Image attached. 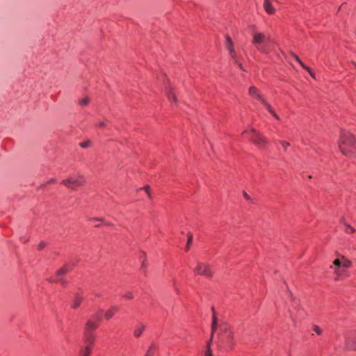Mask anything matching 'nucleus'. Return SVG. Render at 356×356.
Wrapping results in <instances>:
<instances>
[{
    "instance_id": "nucleus-1",
    "label": "nucleus",
    "mask_w": 356,
    "mask_h": 356,
    "mask_svg": "<svg viewBox=\"0 0 356 356\" xmlns=\"http://www.w3.org/2000/svg\"><path fill=\"white\" fill-rule=\"evenodd\" d=\"M338 147L342 154L346 156H352L356 149L355 136L348 131H342L338 141Z\"/></svg>"
},
{
    "instance_id": "nucleus-2",
    "label": "nucleus",
    "mask_w": 356,
    "mask_h": 356,
    "mask_svg": "<svg viewBox=\"0 0 356 356\" xmlns=\"http://www.w3.org/2000/svg\"><path fill=\"white\" fill-rule=\"evenodd\" d=\"M252 35V42L257 47V49L263 54H268V48L262 44H264L266 41L268 40L269 38L266 37L264 33L254 30L253 31Z\"/></svg>"
},
{
    "instance_id": "nucleus-3",
    "label": "nucleus",
    "mask_w": 356,
    "mask_h": 356,
    "mask_svg": "<svg viewBox=\"0 0 356 356\" xmlns=\"http://www.w3.org/2000/svg\"><path fill=\"white\" fill-rule=\"evenodd\" d=\"M226 49L233 62L236 63L241 70L245 71L240 61V56L235 50L234 42L229 36H226Z\"/></svg>"
},
{
    "instance_id": "nucleus-4",
    "label": "nucleus",
    "mask_w": 356,
    "mask_h": 356,
    "mask_svg": "<svg viewBox=\"0 0 356 356\" xmlns=\"http://www.w3.org/2000/svg\"><path fill=\"white\" fill-rule=\"evenodd\" d=\"M86 182V179L82 175H76L74 177H69L68 179H64L62 184H64L68 188L74 190L77 187L82 186Z\"/></svg>"
},
{
    "instance_id": "nucleus-5",
    "label": "nucleus",
    "mask_w": 356,
    "mask_h": 356,
    "mask_svg": "<svg viewBox=\"0 0 356 356\" xmlns=\"http://www.w3.org/2000/svg\"><path fill=\"white\" fill-rule=\"evenodd\" d=\"M250 140L254 145L259 148H266L268 146V140L265 136L257 132L256 129L253 128L250 129Z\"/></svg>"
},
{
    "instance_id": "nucleus-6",
    "label": "nucleus",
    "mask_w": 356,
    "mask_h": 356,
    "mask_svg": "<svg viewBox=\"0 0 356 356\" xmlns=\"http://www.w3.org/2000/svg\"><path fill=\"white\" fill-rule=\"evenodd\" d=\"M344 348L347 350H356V330L350 331L344 335Z\"/></svg>"
},
{
    "instance_id": "nucleus-7",
    "label": "nucleus",
    "mask_w": 356,
    "mask_h": 356,
    "mask_svg": "<svg viewBox=\"0 0 356 356\" xmlns=\"http://www.w3.org/2000/svg\"><path fill=\"white\" fill-rule=\"evenodd\" d=\"M101 320V317L99 314H96L92 316L91 319H89L85 326L84 333H91L97 327V322Z\"/></svg>"
},
{
    "instance_id": "nucleus-8",
    "label": "nucleus",
    "mask_w": 356,
    "mask_h": 356,
    "mask_svg": "<svg viewBox=\"0 0 356 356\" xmlns=\"http://www.w3.org/2000/svg\"><path fill=\"white\" fill-rule=\"evenodd\" d=\"M195 274L211 277L212 273L210 268L205 264L198 262L197 266L193 270Z\"/></svg>"
},
{
    "instance_id": "nucleus-9",
    "label": "nucleus",
    "mask_w": 356,
    "mask_h": 356,
    "mask_svg": "<svg viewBox=\"0 0 356 356\" xmlns=\"http://www.w3.org/2000/svg\"><path fill=\"white\" fill-rule=\"evenodd\" d=\"M224 334L227 338V346L230 349H232L235 346V341L234 339V332L230 327H224Z\"/></svg>"
},
{
    "instance_id": "nucleus-10",
    "label": "nucleus",
    "mask_w": 356,
    "mask_h": 356,
    "mask_svg": "<svg viewBox=\"0 0 356 356\" xmlns=\"http://www.w3.org/2000/svg\"><path fill=\"white\" fill-rule=\"evenodd\" d=\"M70 270L69 267L67 266H64L61 268H60L56 273V278L54 281L60 282L62 285L65 286L67 282L62 278V276L65 275Z\"/></svg>"
},
{
    "instance_id": "nucleus-11",
    "label": "nucleus",
    "mask_w": 356,
    "mask_h": 356,
    "mask_svg": "<svg viewBox=\"0 0 356 356\" xmlns=\"http://www.w3.org/2000/svg\"><path fill=\"white\" fill-rule=\"evenodd\" d=\"M165 93L170 102L177 103V100L174 92V88L170 85L166 86Z\"/></svg>"
},
{
    "instance_id": "nucleus-12",
    "label": "nucleus",
    "mask_w": 356,
    "mask_h": 356,
    "mask_svg": "<svg viewBox=\"0 0 356 356\" xmlns=\"http://www.w3.org/2000/svg\"><path fill=\"white\" fill-rule=\"evenodd\" d=\"M212 310V324H211V340H213V334L217 327V316L216 313L213 307L211 309Z\"/></svg>"
},
{
    "instance_id": "nucleus-13",
    "label": "nucleus",
    "mask_w": 356,
    "mask_h": 356,
    "mask_svg": "<svg viewBox=\"0 0 356 356\" xmlns=\"http://www.w3.org/2000/svg\"><path fill=\"white\" fill-rule=\"evenodd\" d=\"M118 310H119L118 307L114 306V305L111 306L110 307V309H108L105 312V314H104L105 318L107 320L111 319Z\"/></svg>"
},
{
    "instance_id": "nucleus-14",
    "label": "nucleus",
    "mask_w": 356,
    "mask_h": 356,
    "mask_svg": "<svg viewBox=\"0 0 356 356\" xmlns=\"http://www.w3.org/2000/svg\"><path fill=\"white\" fill-rule=\"evenodd\" d=\"M145 330V326L143 324H139L134 328V336L136 338H138L141 336L144 330Z\"/></svg>"
},
{
    "instance_id": "nucleus-15",
    "label": "nucleus",
    "mask_w": 356,
    "mask_h": 356,
    "mask_svg": "<svg viewBox=\"0 0 356 356\" xmlns=\"http://www.w3.org/2000/svg\"><path fill=\"white\" fill-rule=\"evenodd\" d=\"M82 301L83 297L80 294H76L72 305V309H77L80 306Z\"/></svg>"
},
{
    "instance_id": "nucleus-16",
    "label": "nucleus",
    "mask_w": 356,
    "mask_h": 356,
    "mask_svg": "<svg viewBox=\"0 0 356 356\" xmlns=\"http://www.w3.org/2000/svg\"><path fill=\"white\" fill-rule=\"evenodd\" d=\"M95 337L91 333H84V341L86 345H89L90 346H92L95 341Z\"/></svg>"
},
{
    "instance_id": "nucleus-17",
    "label": "nucleus",
    "mask_w": 356,
    "mask_h": 356,
    "mask_svg": "<svg viewBox=\"0 0 356 356\" xmlns=\"http://www.w3.org/2000/svg\"><path fill=\"white\" fill-rule=\"evenodd\" d=\"M330 268L333 269L334 274L336 275V280H340L341 276L346 273L345 269L341 267L333 268V266H331Z\"/></svg>"
},
{
    "instance_id": "nucleus-18",
    "label": "nucleus",
    "mask_w": 356,
    "mask_h": 356,
    "mask_svg": "<svg viewBox=\"0 0 356 356\" xmlns=\"http://www.w3.org/2000/svg\"><path fill=\"white\" fill-rule=\"evenodd\" d=\"M92 346L86 345L80 350L81 356H90L92 352Z\"/></svg>"
},
{
    "instance_id": "nucleus-19",
    "label": "nucleus",
    "mask_w": 356,
    "mask_h": 356,
    "mask_svg": "<svg viewBox=\"0 0 356 356\" xmlns=\"http://www.w3.org/2000/svg\"><path fill=\"white\" fill-rule=\"evenodd\" d=\"M264 8L268 14H273L275 13V9L271 5L270 1L264 2Z\"/></svg>"
},
{
    "instance_id": "nucleus-20",
    "label": "nucleus",
    "mask_w": 356,
    "mask_h": 356,
    "mask_svg": "<svg viewBox=\"0 0 356 356\" xmlns=\"http://www.w3.org/2000/svg\"><path fill=\"white\" fill-rule=\"evenodd\" d=\"M341 222L343 223L344 226H345V229H344V232L346 233V234H353L355 232V229L354 227H353L351 225L347 224L344 219H342L341 220Z\"/></svg>"
},
{
    "instance_id": "nucleus-21",
    "label": "nucleus",
    "mask_w": 356,
    "mask_h": 356,
    "mask_svg": "<svg viewBox=\"0 0 356 356\" xmlns=\"http://www.w3.org/2000/svg\"><path fill=\"white\" fill-rule=\"evenodd\" d=\"M352 265V262L346 259L345 257H341V268H350Z\"/></svg>"
},
{
    "instance_id": "nucleus-22",
    "label": "nucleus",
    "mask_w": 356,
    "mask_h": 356,
    "mask_svg": "<svg viewBox=\"0 0 356 356\" xmlns=\"http://www.w3.org/2000/svg\"><path fill=\"white\" fill-rule=\"evenodd\" d=\"M248 92H249L250 95L254 97H256V96L260 93L259 90L254 86L250 87Z\"/></svg>"
},
{
    "instance_id": "nucleus-23",
    "label": "nucleus",
    "mask_w": 356,
    "mask_h": 356,
    "mask_svg": "<svg viewBox=\"0 0 356 356\" xmlns=\"http://www.w3.org/2000/svg\"><path fill=\"white\" fill-rule=\"evenodd\" d=\"M156 348V346L155 343H152L150 346V347L149 348V349L147 350L145 356H153L154 351Z\"/></svg>"
},
{
    "instance_id": "nucleus-24",
    "label": "nucleus",
    "mask_w": 356,
    "mask_h": 356,
    "mask_svg": "<svg viewBox=\"0 0 356 356\" xmlns=\"http://www.w3.org/2000/svg\"><path fill=\"white\" fill-rule=\"evenodd\" d=\"M204 356H214L211 350V347H209V344H207L206 346V350L204 353Z\"/></svg>"
},
{
    "instance_id": "nucleus-25",
    "label": "nucleus",
    "mask_w": 356,
    "mask_h": 356,
    "mask_svg": "<svg viewBox=\"0 0 356 356\" xmlns=\"http://www.w3.org/2000/svg\"><path fill=\"white\" fill-rule=\"evenodd\" d=\"M192 241H193V235L191 233H189V234H188V241H187V244H186V251H188L189 250L190 245L192 243Z\"/></svg>"
},
{
    "instance_id": "nucleus-26",
    "label": "nucleus",
    "mask_w": 356,
    "mask_h": 356,
    "mask_svg": "<svg viewBox=\"0 0 356 356\" xmlns=\"http://www.w3.org/2000/svg\"><path fill=\"white\" fill-rule=\"evenodd\" d=\"M90 99L88 97H86L83 98L82 99L79 100V104L82 106H86L89 104Z\"/></svg>"
},
{
    "instance_id": "nucleus-27",
    "label": "nucleus",
    "mask_w": 356,
    "mask_h": 356,
    "mask_svg": "<svg viewBox=\"0 0 356 356\" xmlns=\"http://www.w3.org/2000/svg\"><path fill=\"white\" fill-rule=\"evenodd\" d=\"M302 68L305 69L309 73L312 78L316 79V75L311 68H309L305 65H302Z\"/></svg>"
},
{
    "instance_id": "nucleus-28",
    "label": "nucleus",
    "mask_w": 356,
    "mask_h": 356,
    "mask_svg": "<svg viewBox=\"0 0 356 356\" xmlns=\"http://www.w3.org/2000/svg\"><path fill=\"white\" fill-rule=\"evenodd\" d=\"M333 265L334 266L333 268L341 267V257L340 259H335L333 261Z\"/></svg>"
},
{
    "instance_id": "nucleus-29",
    "label": "nucleus",
    "mask_w": 356,
    "mask_h": 356,
    "mask_svg": "<svg viewBox=\"0 0 356 356\" xmlns=\"http://www.w3.org/2000/svg\"><path fill=\"white\" fill-rule=\"evenodd\" d=\"M262 104L267 108V110L269 111V113H273L274 110L273 109L272 106L266 101H265Z\"/></svg>"
},
{
    "instance_id": "nucleus-30",
    "label": "nucleus",
    "mask_w": 356,
    "mask_h": 356,
    "mask_svg": "<svg viewBox=\"0 0 356 356\" xmlns=\"http://www.w3.org/2000/svg\"><path fill=\"white\" fill-rule=\"evenodd\" d=\"M312 329L317 334L321 335L322 334V330L318 326L314 325Z\"/></svg>"
},
{
    "instance_id": "nucleus-31",
    "label": "nucleus",
    "mask_w": 356,
    "mask_h": 356,
    "mask_svg": "<svg viewBox=\"0 0 356 356\" xmlns=\"http://www.w3.org/2000/svg\"><path fill=\"white\" fill-rule=\"evenodd\" d=\"M280 144L283 147L285 152L286 151L287 148L290 146V143L285 140H281Z\"/></svg>"
},
{
    "instance_id": "nucleus-32",
    "label": "nucleus",
    "mask_w": 356,
    "mask_h": 356,
    "mask_svg": "<svg viewBox=\"0 0 356 356\" xmlns=\"http://www.w3.org/2000/svg\"><path fill=\"white\" fill-rule=\"evenodd\" d=\"M124 298L131 300V299H133L134 294L131 291H128L125 292V293L124 294Z\"/></svg>"
},
{
    "instance_id": "nucleus-33",
    "label": "nucleus",
    "mask_w": 356,
    "mask_h": 356,
    "mask_svg": "<svg viewBox=\"0 0 356 356\" xmlns=\"http://www.w3.org/2000/svg\"><path fill=\"white\" fill-rule=\"evenodd\" d=\"M291 55H292V56H293V58L297 60V62H298V63H299L302 67V65H305V64L301 61V60L299 58V57H298L296 54H295L292 53V54H291Z\"/></svg>"
},
{
    "instance_id": "nucleus-34",
    "label": "nucleus",
    "mask_w": 356,
    "mask_h": 356,
    "mask_svg": "<svg viewBox=\"0 0 356 356\" xmlns=\"http://www.w3.org/2000/svg\"><path fill=\"white\" fill-rule=\"evenodd\" d=\"M143 189L146 192L147 195L150 197V187L148 185L145 186Z\"/></svg>"
},
{
    "instance_id": "nucleus-35",
    "label": "nucleus",
    "mask_w": 356,
    "mask_h": 356,
    "mask_svg": "<svg viewBox=\"0 0 356 356\" xmlns=\"http://www.w3.org/2000/svg\"><path fill=\"white\" fill-rule=\"evenodd\" d=\"M255 98L259 100L261 102V104H263L266 101L260 93L258 95H257Z\"/></svg>"
},
{
    "instance_id": "nucleus-36",
    "label": "nucleus",
    "mask_w": 356,
    "mask_h": 356,
    "mask_svg": "<svg viewBox=\"0 0 356 356\" xmlns=\"http://www.w3.org/2000/svg\"><path fill=\"white\" fill-rule=\"evenodd\" d=\"M243 195L247 200L251 201L250 196L245 191L243 192Z\"/></svg>"
},
{
    "instance_id": "nucleus-37",
    "label": "nucleus",
    "mask_w": 356,
    "mask_h": 356,
    "mask_svg": "<svg viewBox=\"0 0 356 356\" xmlns=\"http://www.w3.org/2000/svg\"><path fill=\"white\" fill-rule=\"evenodd\" d=\"M89 144H90V142L87 141V142L82 143L81 144V146L83 148H86L89 145Z\"/></svg>"
},
{
    "instance_id": "nucleus-38",
    "label": "nucleus",
    "mask_w": 356,
    "mask_h": 356,
    "mask_svg": "<svg viewBox=\"0 0 356 356\" xmlns=\"http://www.w3.org/2000/svg\"><path fill=\"white\" fill-rule=\"evenodd\" d=\"M97 126L99 127H103L105 126V122H100L97 124Z\"/></svg>"
},
{
    "instance_id": "nucleus-39",
    "label": "nucleus",
    "mask_w": 356,
    "mask_h": 356,
    "mask_svg": "<svg viewBox=\"0 0 356 356\" xmlns=\"http://www.w3.org/2000/svg\"><path fill=\"white\" fill-rule=\"evenodd\" d=\"M91 221H103L102 218H91Z\"/></svg>"
},
{
    "instance_id": "nucleus-40",
    "label": "nucleus",
    "mask_w": 356,
    "mask_h": 356,
    "mask_svg": "<svg viewBox=\"0 0 356 356\" xmlns=\"http://www.w3.org/2000/svg\"><path fill=\"white\" fill-rule=\"evenodd\" d=\"M276 119H280L279 116L276 114L275 111L271 113Z\"/></svg>"
},
{
    "instance_id": "nucleus-41",
    "label": "nucleus",
    "mask_w": 356,
    "mask_h": 356,
    "mask_svg": "<svg viewBox=\"0 0 356 356\" xmlns=\"http://www.w3.org/2000/svg\"><path fill=\"white\" fill-rule=\"evenodd\" d=\"M44 246V243H41L40 244V245H39V248H42Z\"/></svg>"
},
{
    "instance_id": "nucleus-42",
    "label": "nucleus",
    "mask_w": 356,
    "mask_h": 356,
    "mask_svg": "<svg viewBox=\"0 0 356 356\" xmlns=\"http://www.w3.org/2000/svg\"><path fill=\"white\" fill-rule=\"evenodd\" d=\"M212 341L213 340H211V339H210L209 341L207 343V344H209V347H211V344Z\"/></svg>"
},
{
    "instance_id": "nucleus-43",
    "label": "nucleus",
    "mask_w": 356,
    "mask_h": 356,
    "mask_svg": "<svg viewBox=\"0 0 356 356\" xmlns=\"http://www.w3.org/2000/svg\"><path fill=\"white\" fill-rule=\"evenodd\" d=\"M50 181H51V182H54V181H55V179H52Z\"/></svg>"
},
{
    "instance_id": "nucleus-44",
    "label": "nucleus",
    "mask_w": 356,
    "mask_h": 356,
    "mask_svg": "<svg viewBox=\"0 0 356 356\" xmlns=\"http://www.w3.org/2000/svg\"><path fill=\"white\" fill-rule=\"evenodd\" d=\"M95 296H96L97 297H99L100 295H99V293H96V294H95Z\"/></svg>"
}]
</instances>
